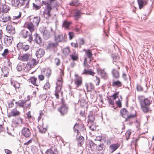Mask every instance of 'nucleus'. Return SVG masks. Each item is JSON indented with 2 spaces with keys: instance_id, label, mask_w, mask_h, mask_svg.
I'll return each mask as SVG.
<instances>
[{
  "instance_id": "obj_1",
  "label": "nucleus",
  "mask_w": 154,
  "mask_h": 154,
  "mask_svg": "<svg viewBox=\"0 0 154 154\" xmlns=\"http://www.w3.org/2000/svg\"><path fill=\"white\" fill-rule=\"evenodd\" d=\"M44 5L45 6L46 8L44 11L43 15L44 17L47 19L51 16L50 11L52 9L51 6L50 4L43 1H42V4L41 5Z\"/></svg>"
},
{
  "instance_id": "obj_2",
  "label": "nucleus",
  "mask_w": 154,
  "mask_h": 154,
  "mask_svg": "<svg viewBox=\"0 0 154 154\" xmlns=\"http://www.w3.org/2000/svg\"><path fill=\"white\" fill-rule=\"evenodd\" d=\"M120 112L122 117L125 118V122L130 121L131 119L135 117V115L134 114H131L128 116V112L125 108L121 109Z\"/></svg>"
},
{
  "instance_id": "obj_3",
  "label": "nucleus",
  "mask_w": 154,
  "mask_h": 154,
  "mask_svg": "<svg viewBox=\"0 0 154 154\" xmlns=\"http://www.w3.org/2000/svg\"><path fill=\"white\" fill-rule=\"evenodd\" d=\"M20 35L24 38H26L28 36H29V38L28 41L30 43L32 41L33 38L32 34H30L29 31L26 29H23L20 32Z\"/></svg>"
},
{
  "instance_id": "obj_4",
  "label": "nucleus",
  "mask_w": 154,
  "mask_h": 154,
  "mask_svg": "<svg viewBox=\"0 0 154 154\" xmlns=\"http://www.w3.org/2000/svg\"><path fill=\"white\" fill-rule=\"evenodd\" d=\"M66 35L65 34H59L55 36V41L58 43L60 42L66 41Z\"/></svg>"
},
{
  "instance_id": "obj_5",
  "label": "nucleus",
  "mask_w": 154,
  "mask_h": 154,
  "mask_svg": "<svg viewBox=\"0 0 154 154\" xmlns=\"http://www.w3.org/2000/svg\"><path fill=\"white\" fill-rule=\"evenodd\" d=\"M68 110V107L65 104L63 101H62V104L61 106L58 108L59 111L63 115H64L67 113Z\"/></svg>"
},
{
  "instance_id": "obj_6",
  "label": "nucleus",
  "mask_w": 154,
  "mask_h": 154,
  "mask_svg": "<svg viewBox=\"0 0 154 154\" xmlns=\"http://www.w3.org/2000/svg\"><path fill=\"white\" fill-rule=\"evenodd\" d=\"M38 63V62L36 61L35 59L34 58L32 59L26 64L27 67L26 71H28L29 69H31L32 68L34 67Z\"/></svg>"
},
{
  "instance_id": "obj_7",
  "label": "nucleus",
  "mask_w": 154,
  "mask_h": 154,
  "mask_svg": "<svg viewBox=\"0 0 154 154\" xmlns=\"http://www.w3.org/2000/svg\"><path fill=\"white\" fill-rule=\"evenodd\" d=\"M13 37L11 36H6L4 38V44L5 46H9L12 44Z\"/></svg>"
},
{
  "instance_id": "obj_8",
  "label": "nucleus",
  "mask_w": 154,
  "mask_h": 154,
  "mask_svg": "<svg viewBox=\"0 0 154 154\" xmlns=\"http://www.w3.org/2000/svg\"><path fill=\"white\" fill-rule=\"evenodd\" d=\"M0 18L2 19V22L6 23L11 22L12 20L11 17L8 14H4L0 16Z\"/></svg>"
},
{
  "instance_id": "obj_9",
  "label": "nucleus",
  "mask_w": 154,
  "mask_h": 154,
  "mask_svg": "<svg viewBox=\"0 0 154 154\" xmlns=\"http://www.w3.org/2000/svg\"><path fill=\"white\" fill-rule=\"evenodd\" d=\"M22 134L25 137H29L31 135V132L29 129L27 128L23 127L21 131Z\"/></svg>"
},
{
  "instance_id": "obj_10",
  "label": "nucleus",
  "mask_w": 154,
  "mask_h": 154,
  "mask_svg": "<svg viewBox=\"0 0 154 154\" xmlns=\"http://www.w3.org/2000/svg\"><path fill=\"white\" fill-rule=\"evenodd\" d=\"M76 77L75 80V84L76 85L77 87L80 86L82 84V81L81 77L77 75H75Z\"/></svg>"
},
{
  "instance_id": "obj_11",
  "label": "nucleus",
  "mask_w": 154,
  "mask_h": 154,
  "mask_svg": "<svg viewBox=\"0 0 154 154\" xmlns=\"http://www.w3.org/2000/svg\"><path fill=\"white\" fill-rule=\"evenodd\" d=\"M40 20V18L39 16H36L30 19V22L35 26H38Z\"/></svg>"
},
{
  "instance_id": "obj_12",
  "label": "nucleus",
  "mask_w": 154,
  "mask_h": 154,
  "mask_svg": "<svg viewBox=\"0 0 154 154\" xmlns=\"http://www.w3.org/2000/svg\"><path fill=\"white\" fill-rule=\"evenodd\" d=\"M119 145L117 143H113L110 145L109 147V151L110 153L116 151L119 147Z\"/></svg>"
},
{
  "instance_id": "obj_13",
  "label": "nucleus",
  "mask_w": 154,
  "mask_h": 154,
  "mask_svg": "<svg viewBox=\"0 0 154 154\" xmlns=\"http://www.w3.org/2000/svg\"><path fill=\"white\" fill-rule=\"evenodd\" d=\"M148 0H137L139 8L141 9L146 5L148 2Z\"/></svg>"
},
{
  "instance_id": "obj_14",
  "label": "nucleus",
  "mask_w": 154,
  "mask_h": 154,
  "mask_svg": "<svg viewBox=\"0 0 154 154\" xmlns=\"http://www.w3.org/2000/svg\"><path fill=\"white\" fill-rule=\"evenodd\" d=\"M45 53V51L43 49L39 48L36 51L35 56L37 58H40L44 56Z\"/></svg>"
},
{
  "instance_id": "obj_15",
  "label": "nucleus",
  "mask_w": 154,
  "mask_h": 154,
  "mask_svg": "<svg viewBox=\"0 0 154 154\" xmlns=\"http://www.w3.org/2000/svg\"><path fill=\"white\" fill-rule=\"evenodd\" d=\"M58 153L57 148L55 146H52L46 151L45 154H57Z\"/></svg>"
},
{
  "instance_id": "obj_16",
  "label": "nucleus",
  "mask_w": 154,
  "mask_h": 154,
  "mask_svg": "<svg viewBox=\"0 0 154 154\" xmlns=\"http://www.w3.org/2000/svg\"><path fill=\"white\" fill-rule=\"evenodd\" d=\"M41 33L42 34L43 37L45 39H48L50 36V33L49 31L45 28H43Z\"/></svg>"
},
{
  "instance_id": "obj_17",
  "label": "nucleus",
  "mask_w": 154,
  "mask_h": 154,
  "mask_svg": "<svg viewBox=\"0 0 154 154\" xmlns=\"http://www.w3.org/2000/svg\"><path fill=\"white\" fill-rule=\"evenodd\" d=\"M76 140L77 142V144L78 146H81L84 143V138L82 136H80L79 137L77 136Z\"/></svg>"
},
{
  "instance_id": "obj_18",
  "label": "nucleus",
  "mask_w": 154,
  "mask_h": 154,
  "mask_svg": "<svg viewBox=\"0 0 154 154\" xmlns=\"http://www.w3.org/2000/svg\"><path fill=\"white\" fill-rule=\"evenodd\" d=\"M58 45V43L57 42L55 43H50L47 46V48L48 49L54 51L57 48Z\"/></svg>"
},
{
  "instance_id": "obj_19",
  "label": "nucleus",
  "mask_w": 154,
  "mask_h": 154,
  "mask_svg": "<svg viewBox=\"0 0 154 154\" xmlns=\"http://www.w3.org/2000/svg\"><path fill=\"white\" fill-rule=\"evenodd\" d=\"M6 30L8 33H10L12 35L15 33V29L14 27L10 25L7 26Z\"/></svg>"
},
{
  "instance_id": "obj_20",
  "label": "nucleus",
  "mask_w": 154,
  "mask_h": 154,
  "mask_svg": "<svg viewBox=\"0 0 154 154\" xmlns=\"http://www.w3.org/2000/svg\"><path fill=\"white\" fill-rule=\"evenodd\" d=\"M34 36L35 38V39H34L33 41H35L37 44L40 45L42 42V39L41 37L39 34L37 33L34 35Z\"/></svg>"
},
{
  "instance_id": "obj_21",
  "label": "nucleus",
  "mask_w": 154,
  "mask_h": 154,
  "mask_svg": "<svg viewBox=\"0 0 154 154\" xmlns=\"http://www.w3.org/2000/svg\"><path fill=\"white\" fill-rule=\"evenodd\" d=\"M30 54H26L24 55L18 57L19 60L23 61H27L29 60Z\"/></svg>"
},
{
  "instance_id": "obj_22",
  "label": "nucleus",
  "mask_w": 154,
  "mask_h": 154,
  "mask_svg": "<svg viewBox=\"0 0 154 154\" xmlns=\"http://www.w3.org/2000/svg\"><path fill=\"white\" fill-rule=\"evenodd\" d=\"M29 80L32 84L35 86H38L39 85V83L38 82L36 78L34 77H31L30 78Z\"/></svg>"
},
{
  "instance_id": "obj_23",
  "label": "nucleus",
  "mask_w": 154,
  "mask_h": 154,
  "mask_svg": "<svg viewBox=\"0 0 154 154\" xmlns=\"http://www.w3.org/2000/svg\"><path fill=\"white\" fill-rule=\"evenodd\" d=\"M83 50L84 51H85L86 55L90 59V61H91L92 60V59H93V54L91 50L90 49L88 50L84 49Z\"/></svg>"
},
{
  "instance_id": "obj_24",
  "label": "nucleus",
  "mask_w": 154,
  "mask_h": 154,
  "mask_svg": "<svg viewBox=\"0 0 154 154\" xmlns=\"http://www.w3.org/2000/svg\"><path fill=\"white\" fill-rule=\"evenodd\" d=\"M24 66V69H27L26 64L25 63H20L17 65V69L18 71H20L22 70V68H23ZM27 69H26V70Z\"/></svg>"
},
{
  "instance_id": "obj_25",
  "label": "nucleus",
  "mask_w": 154,
  "mask_h": 154,
  "mask_svg": "<svg viewBox=\"0 0 154 154\" xmlns=\"http://www.w3.org/2000/svg\"><path fill=\"white\" fill-rule=\"evenodd\" d=\"M14 123L16 126L20 125V124H23V119L20 118H16L14 120Z\"/></svg>"
},
{
  "instance_id": "obj_26",
  "label": "nucleus",
  "mask_w": 154,
  "mask_h": 154,
  "mask_svg": "<svg viewBox=\"0 0 154 154\" xmlns=\"http://www.w3.org/2000/svg\"><path fill=\"white\" fill-rule=\"evenodd\" d=\"M11 84L14 87L16 91L17 89H18L20 86V84L16 81H11Z\"/></svg>"
},
{
  "instance_id": "obj_27",
  "label": "nucleus",
  "mask_w": 154,
  "mask_h": 154,
  "mask_svg": "<svg viewBox=\"0 0 154 154\" xmlns=\"http://www.w3.org/2000/svg\"><path fill=\"white\" fill-rule=\"evenodd\" d=\"M95 120L94 115H90L88 116V124H93Z\"/></svg>"
},
{
  "instance_id": "obj_28",
  "label": "nucleus",
  "mask_w": 154,
  "mask_h": 154,
  "mask_svg": "<svg viewBox=\"0 0 154 154\" xmlns=\"http://www.w3.org/2000/svg\"><path fill=\"white\" fill-rule=\"evenodd\" d=\"M1 5L2 8V10H1L2 13H7L9 10L10 8L5 5Z\"/></svg>"
},
{
  "instance_id": "obj_29",
  "label": "nucleus",
  "mask_w": 154,
  "mask_h": 154,
  "mask_svg": "<svg viewBox=\"0 0 154 154\" xmlns=\"http://www.w3.org/2000/svg\"><path fill=\"white\" fill-rule=\"evenodd\" d=\"M2 70L4 76L6 77L9 73V69L6 67H4L2 69Z\"/></svg>"
},
{
  "instance_id": "obj_30",
  "label": "nucleus",
  "mask_w": 154,
  "mask_h": 154,
  "mask_svg": "<svg viewBox=\"0 0 154 154\" xmlns=\"http://www.w3.org/2000/svg\"><path fill=\"white\" fill-rule=\"evenodd\" d=\"M34 25H35L30 22L27 24V27L31 34L34 30Z\"/></svg>"
},
{
  "instance_id": "obj_31",
  "label": "nucleus",
  "mask_w": 154,
  "mask_h": 154,
  "mask_svg": "<svg viewBox=\"0 0 154 154\" xmlns=\"http://www.w3.org/2000/svg\"><path fill=\"white\" fill-rule=\"evenodd\" d=\"M20 114V112L19 111L17 110L16 109H14L11 111V114L10 116H16L19 115Z\"/></svg>"
},
{
  "instance_id": "obj_32",
  "label": "nucleus",
  "mask_w": 154,
  "mask_h": 154,
  "mask_svg": "<svg viewBox=\"0 0 154 154\" xmlns=\"http://www.w3.org/2000/svg\"><path fill=\"white\" fill-rule=\"evenodd\" d=\"M112 73L113 77L115 78H117L119 77V71L114 69L112 70Z\"/></svg>"
},
{
  "instance_id": "obj_33",
  "label": "nucleus",
  "mask_w": 154,
  "mask_h": 154,
  "mask_svg": "<svg viewBox=\"0 0 154 154\" xmlns=\"http://www.w3.org/2000/svg\"><path fill=\"white\" fill-rule=\"evenodd\" d=\"M150 104V102L149 100H148L147 98L145 99L143 102L142 104H141V106H149Z\"/></svg>"
},
{
  "instance_id": "obj_34",
  "label": "nucleus",
  "mask_w": 154,
  "mask_h": 154,
  "mask_svg": "<svg viewBox=\"0 0 154 154\" xmlns=\"http://www.w3.org/2000/svg\"><path fill=\"white\" fill-rule=\"evenodd\" d=\"M26 100H20L19 101L17 102H15V103L17 104L18 103V105L20 107H23L25 103L26 102Z\"/></svg>"
},
{
  "instance_id": "obj_35",
  "label": "nucleus",
  "mask_w": 154,
  "mask_h": 154,
  "mask_svg": "<svg viewBox=\"0 0 154 154\" xmlns=\"http://www.w3.org/2000/svg\"><path fill=\"white\" fill-rule=\"evenodd\" d=\"M56 85V89H57L58 91H61L62 88V82H57Z\"/></svg>"
},
{
  "instance_id": "obj_36",
  "label": "nucleus",
  "mask_w": 154,
  "mask_h": 154,
  "mask_svg": "<svg viewBox=\"0 0 154 154\" xmlns=\"http://www.w3.org/2000/svg\"><path fill=\"white\" fill-rule=\"evenodd\" d=\"M73 16L75 20H77L80 17V12L79 11H76Z\"/></svg>"
},
{
  "instance_id": "obj_37",
  "label": "nucleus",
  "mask_w": 154,
  "mask_h": 154,
  "mask_svg": "<svg viewBox=\"0 0 154 154\" xmlns=\"http://www.w3.org/2000/svg\"><path fill=\"white\" fill-rule=\"evenodd\" d=\"M80 4L79 0H76L70 2V5L71 6H78Z\"/></svg>"
},
{
  "instance_id": "obj_38",
  "label": "nucleus",
  "mask_w": 154,
  "mask_h": 154,
  "mask_svg": "<svg viewBox=\"0 0 154 154\" xmlns=\"http://www.w3.org/2000/svg\"><path fill=\"white\" fill-rule=\"evenodd\" d=\"M72 22H67L66 21H64L63 23V26L65 27L66 28H68L70 25L71 24Z\"/></svg>"
},
{
  "instance_id": "obj_39",
  "label": "nucleus",
  "mask_w": 154,
  "mask_h": 154,
  "mask_svg": "<svg viewBox=\"0 0 154 154\" xmlns=\"http://www.w3.org/2000/svg\"><path fill=\"white\" fill-rule=\"evenodd\" d=\"M11 3L13 5L16 7L19 5L20 2L19 0H12Z\"/></svg>"
},
{
  "instance_id": "obj_40",
  "label": "nucleus",
  "mask_w": 154,
  "mask_h": 154,
  "mask_svg": "<svg viewBox=\"0 0 154 154\" xmlns=\"http://www.w3.org/2000/svg\"><path fill=\"white\" fill-rule=\"evenodd\" d=\"M104 144L102 143L101 144L98 145L97 146V149L98 151H101L103 150L104 148Z\"/></svg>"
},
{
  "instance_id": "obj_41",
  "label": "nucleus",
  "mask_w": 154,
  "mask_h": 154,
  "mask_svg": "<svg viewBox=\"0 0 154 154\" xmlns=\"http://www.w3.org/2000/svg\"><path fill=\"white\" fill-rule=\"evenodd\" d=\"M88 145L89 146V147L91 149H94L96 146V144L92 140H91L89 142Z\"/></svg>"
},
{
  "instance_id": "obj_42",
  "label": "nucleus",
  "mask_w": 154,
  "mask_h": 154,
  "mask_svg": "<svg viewBox=\"0 0 154 154\" xmlns=\"http://www.w3.org/2000/svg\"><path fill=\"white\" fill-rule=\"evenodd\" d=\"M122 85L121 82L119 80L116 81H114L112 84V86L113 87L117 86L120 87Z\"/></svg>"
},
{
  "instance_id": "obj_43",
  "label": "nucleus",
  "mask_w": 154,
  "mask_h": 154,
  "mask_svg": "<svg viewBox=\"0 0 154 154\" xmlns=\"http://www.w3.org/2000/svg\"><path fill=\"white\" fill-rule=\"evenodd\" d=\"M70 50L68 48H64L63 50V53L66 55H67L70 52Z\"/></svg>"
},
{
  "instance_id": "obj_44",
  "label": "nucleus",
  "mask_w": 154,
  "mask_h": 154,
  "mask_svg": "<svg viewBox=\"0 0 154 154\" xmlns=\"http://www.w3.org/2000/svg\"><path fill=\"white\" fill-rule=\"evenodd\" d=\"M38 129L39 132L42 134L45 133L47 131V129L46 128H43L41 126L38 128Z\"/></svg>"
},
{
  "instance_id": "obj_45",
  "label": "nucleus",
  "mask_w": 154,
  "mask_h": 154,
  "mask_svg": "<svg viewBox=\"0 0 154 154\" xmlns=\"http://www.w3.org/2000/svg\"><path fill=\"white\" fill-rule=\"evenodd\" d=\"M9 51L8 49H5L3 53L2 54V55L5 58L6 56L8 54Z\"/></svg>"
},
{
  "instance_id": "obj_46",
  "label": "nucleus",
  "mask_w": 154,
  "mask_h": 154,
  "mask_svg": "<svg viewBox=\"0 0 154 154\" xmlns=\"http://www.w3.org/2000/svg\"><path fill=\"white\" fill-rule=\"evenodd\" d=\"M70 56L73 60H77L79 59L78 56L76 55L72 54L70 55Z\"/></svg>"
},
{
  "instance_id": "obj_47",
  "label": "nucleus",
  "mask_w": 154,
  "mask_h": 154,
  "mask_svg": "<svg viewBox=\"0 0 154 154\" xmlns=\"http://www.w3.org/2000/svg\"><path fill=\"white\" fill-rule=\"evenodd\" d=\"M21 13L20 12L19 15L13 16V18L12 19L13 21L19 20L21 17Z\"/></svg>"
},
{
  "instance_id": "obj_48",
  "label": "nucleus",
  "mask_w": 154,
  "mask_h": 154,
  "mask_svg": "<svg viewBox=\"0 0 154 154\" xmlns=\"http://www.w3.org/2000/svg\"><path fill=\"white\" fill-rule=\"evenodd\" d=\"M113 62L114 61L116 62L119 60V57L117 55L115 54L113 55Z\"/></svg>"
},
{
  "instance_id": "obj_49",
  "label": "nucleus",
  "mask_w": 154,
  "mask_h": 154,
  "mask_svg": "<svg viewBox=\"0 0 154 154\" xmlns=\"http://www.w3.org/2000/svg\"><path fill=\"white\" fill-rule=\"evenodd\" d=\"M33 7L34 9H35V10H38L39 9L41 8V5H36L34 3H33Z\"/></svg>"
},
{
  "instance_id": "obj_50",
  "label": "nucleus",
  "mask_w": 154,
  "mask_h": 154,
  "mask_svg": "<svg viewBox=\"0 0 154 154\" xmlns=\"http://www.w3.org/2000/svg\"><path fill=\"white\" fill-rule=\"evenodd\" d=\"M131 134V132L130 130L127 131L125 133V136L126 137V140H128L129 139V137Z\"/></svg>"
},
{
  "instance_id": "obj_51",
  "label": "nucleus",
  "mask_w": 154,
  "mask_h": 154,
  "mask_svg": "<svg viewBox=\"0 0 154 154\" xmlns=\"http://www.w3.org/2000/svg\"><path fill=\"white\" fill-rule=\"evenodd\" d=\"M138 99L141 105V104H142V102L145 99L144 97L143 96H139L138 97Z\"/></svg>"
},
{
  "instance_id": "obj_52",
  "label": "nucleus",
  "mask_w": 154,
  "mask_h": 154,
  "mask_svg": "<svg viewBox=\"0 0 154 154\" xmlns=\"http://www.w3.org/2000/svg\"><path fill=\"white\" fill-rule=\"evenodd\" d=\"M119 94V93L118 92H116L115 93H114V94L112 95L111 97H112L113 98V100H115L118 97V95Z\"/></svg>"
},
{
  "instance_id": "obj_53",
  "label": "nucleus",
  "mask_w": 154,
  "mask_h": 154,
  "mask_svg": "<svg viewBox=\"0 0 154 154\" xmlns=\"http://www.w3.org/2000/svg\"><path fill=\"white\" fill-rule=\"evenodd\" d=\"M136 88L138 91H143V87L140 85H137Z\"/></svg>"
},
{
  "instance_id": "obj_54",
  "label": "nucleus",
  "mask_w": 154,
  "mask_h": 154,
  "mask_svg": "<svg viewBox=\"0 0 154 154\" xmlns=\"http://www.w3.org/2000/svg\"><path fill=\"white\" fill-rule=\"evenodd\" d=\"M61 91H58L57 89H56L54 93V95L56 96V98L58 99L59 98V95L58 93L60 92Z\"/></svg>"
},
{
  "instance_id": "obj_55",
  "label": "nucleus",
  "mask_w": 154,
  "mask_h": 154,
  "mask_svg": "<svg viewBox=\"0 0 154 154\" xmlns=\"http://www.w3.org/2000/svg\"><path fill=\"white\" fill-rule=\"evenodd\" d=\"M29 47L28 45H23L22 48L23 50V51H26L29 49Z\"/></svg>"
},
{
  "instance_id": "obj_56",
  "label": "nucleus",
  "mask_w": 154,
  "mask_h": 154,
  "mask_svg": "<svg viewBox=\"0 0 154 154\" xmlns=\"http://www.w3.org/2000/svg\"><path fill=\"white\" fill-rule=\"evenodd\" d=\"M50 87V84L49 82H47L44 86V88L45 90L49 88Z\"/></svg>"
},
{
  "instance_id": "obj_57",
  "label": "nucleus",
  "mask_w": 154,
  "mask_h": 154,
  "mask_svg": "<svg viewBox=\"0 0 154 154\" xmlns=\"http://www.w3.org/2000/svg\"><path fill=\"white\" fill-rule=\"evenodd\" d=\"M23 46V43L22 42H19L17 45V47L18 49H22Z\"/></svg>"
},
{
  "instance_id": "obj_58",
  "label": "nucleus",
  "mask_w": 154,
  "mask_h": 154,
  "mask_svg": "<svg viewBox=\"0 0 154 154\" xmlns=\"http://www.w3.org/2000/svg\"><path fill=\"white\" fill-rule=\"evenodd\" d=\"M89 128L91 130L93 131L95 130L96 129V127L92 124H91V125L89 126Z\"/></svg>"
},
{
  "instance_id": "obj_59",
  "label": "nucleus",
  "mask_w": 154,
  "mask_h": 154,
  "mask_svg": "<svg viewBox=\"0 0 154 154\" xmlns=\"http://www.w3.org/2000/svg\"><path fill=\"white\" fill-rule=\"evenodd\" d=\"M142 106V109L143 111L144 112H146L148 111V109L145 106Z\"/></svg>"
},
{
  "instance_id": "obj_60",
  "label": "nucleus",
  "mask_w": 154,
  "mask_h": 154,
  "mask_svg": "<svg viewBox=\"0 0 154 154\" xmlns=\"http://www.w3.org/2000/svg\"><path fill=\"white\" fill-rule=\"evenodd\" d=\"M55 64L56 66H58L60 64V60L58 58H56L55 59Z\"/></svg>"
},
{
  "instance_id": "obj_61",
  "label": "nucleus",
  "mask_w": 154,
  "mask_h": 154,
  "mask_svg": "<svg viewBox=\"0 0 154 154\" xmlns=\"http://www.w3.org/2000/svg\"><path fill=\"white\" fill-rule=\"evenodd\" d=\"M79 44L80 45V47H81V45H83L85 43V41L83 38H80L79 39Z\"/></svg>"
},
{
  "instance_id": "obj_62",
  "label": "nucleus",
  "mask_w": 154,
  "mask_h": 154,
  "mask_svg": "<svg viewBox=\"0 0 154 154\" xmlns=\"http://www.w3.org/2000/svg\"><path fill=\"white\" fill-rule=\"evenodd\" d=\"M51 74V71L50 69H48L46 71V75L49 77Z\"/></svg>"
},
{
  "instance_id": "obj_63",
  "label": "nucleus",
  "mask_w": 154,
  "mask_h": 154,
  "mask_svg": "<svg viewBox=\"0 0 154 154\" xmlns=\"http://www.w3.org/2000/svg\"><path fill=\"white\" fill-rule=\"evenodd\" d=\"M69 38L70 40L72 39L74 36V34L72 32H70L69 33Z\"/></svg>"
},
{
  "instance_id": "obj_64",
  "label": "nucleus",
  "mask_w": 154,
  "mask_h": 154,
  "mask_svg": "<svg viewBox=\"0 0 154 154\" xmlns=\"http://www.w3.org/2000/svg\"><path fill=\"white\" fill-rule=\"evenodd\" d=\"M94 74L95 73L94 72L93 70H92L91 69L89 70L88 74L93 76L94 75Z\"/></svg>"
}]
</instances>
